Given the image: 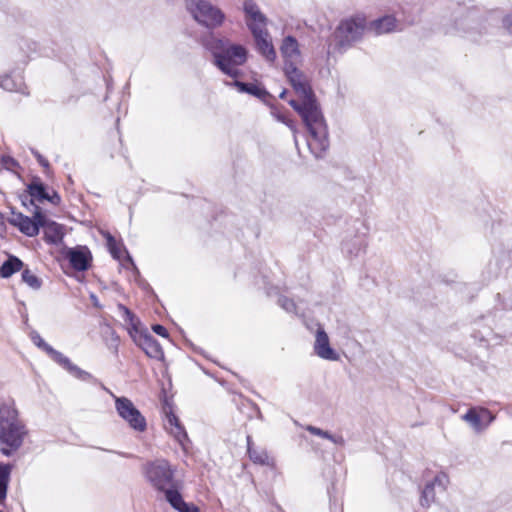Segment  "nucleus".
I'll use <instances>...</instances> for the list:
<instances>
[{
  "label": "nucleus",
  "mask_w": 512,
  "mask_h": 512,
  "mask_svg": "<svg viewBox=\"0 0 512 512\" xmlns=\"http://www.w3.org/2000/svg\"><path fill=\"white\" fill-rule=\"evenodd\" d=\"M284 72L301 100L299 103L291 99L289 104L302 117L310 133L308 147L314 156L319 158L329 147L328 131L323 115L315 101L307 77L298 69V66L284 68Z\"/></svg>",
  "instance_id": "nucleus-1"
},
{
  "label": "nucleus",
  "mask_w": 512,
  "mask_h": 512,
  "mask_svg": "<svg viewBox=\"0 0 512 512\" xmlns=\"http://www.w3.org/2000/svg\"><path fill=\"white\" fill-rule=\"evenodd\" d=\"M28 436L25 422L13 401L0 405V451L9 457L17 452Z\"/></svg>",
  "instance_id": "nucleus-2"
},
{
  "label": "nucleus",
  "mask_w": 512,
  "mask_h": 512,
  "mask_svg": "<svg viewBox=\"0 0 512 512\" xmlns=\"http://www.w3.org/2000/svg\"><path fill=\"white\" fill-rule=\"evenodd\" d=\"M203 45L213 54L215 65L223 73L232 78L238 77V66L247 60V49L243 45L233 44L213 35L205 39Z\"/></svg>",
  "instance_id": "nucleus-3"
},
{
  "label": "nucleus",
  "mask_w": 512,
  "mask_h": 512,
  "mask_svg": "<svg viewBox=\"0 0 512 512\" xmlns=\"http://www.w3.org/2000/svg\"><path fill=\"white\" fill-rule=\"evenodd\" d=\"M176 469L165 459L149 462L144 467V473L151 485L161 491L167 500V491L181 488V481L175 479Z\"/></svg>",
  "instance_id": "nucleus-4"
},
{
  "label": "nucleus",
  "mask_w": 512,
  "mask_h": 512,
  "mask_svg": "<svg viewBox=\"0 0 512 512\" xmlns=\"http://www.w3.org/2000/svg\"><path fill=\"white\" fill-rule=\"evenodd\" d=\"M185 8L198 24L208 29L219 28L226 20L225 13L210 0H185Z\"/></svg>",
  "instance_id": "nucleus-5"
},
{
  "label": "nucleus",
  "mask_w": 512,
  "mask_h": 512,
  "mask_svg": "<svg viewBox=\"0 0 512 512\" xmlns=\"http://www.w3.org/2000/svg\"><path fill=\"white\" fill-rule=\"evenodd\" d=\"M366 29V18L362 15L342 20L333 34V41L339 50H344L359 41Z\"/></svg>",
  "instance_id": "nucleus-6"
},
{
  "label": "nucleus",
  "mask_w": 512,
  "mask_h": 512,
  "mask_svg": "<svg viewBox=\"0 0 512 512\" xmlns=\"http://www.w3.org/2000/svg\"><path fill=\"white\" fill-rule=\"evenodd\" d=\"M115 401V409L118 416L134 431L144 432L147 429V421L144 415L137 409L134 403L127 397H118L112 394Z\"/></svg>",
  "instance_id": "nucleus-7"
},
{
  "label": "nucleus",
  "mask_w": 512,
  "mask_h": 512,
  "mask_svg": "<svg viewBox=\"0 0 512 512\" xmlns=\"http://www.w3.org/2000/svg\"><path fill=\"white\" fill-rule=\"evenodd\" d=\"M447 476L438 474L427 482L421 491L419 503L421 507L427 509L432 505H439L446 494Z\"/></svg>",
  "instance_id": "nucleus-8"
},
{
  "label": "nucleus",
  "mask_w": 512,
  "mask_h": 512,
  "mask_svg": "<svg viewBox=\"0 0 512 512\" xmlns=\"http://www.w3.org/2000/svg\"><path fill=\"white\" fill-rule=\"evenodd\" d=\"M134 343L140 347L145 354L154 359H161L164 356L163 350L156 339L147 331L134 326V332L129 331Z\"/></svg>",
  "instance_id": "nucleus-9"
},
{
  "label": "nucleus",
  "mask_w": 512,
  "mask_h": 512,
  "mask_svg": "<svg viewBox=\"0 0 512 512\" xmlns=\"http://www.w3.org/2000/svg\"><path fill=\"white\" fill-rule=\"evenodd\" d=\"M256 48L258 52L269 62H274L276 60V50L272 43V38L270 33L267 30V26L259 29H254L251 31Z\"/></svg>",
  "instance_id": "nucleus-10"
},
{
  "label": "nucleus",
  "mask_w": 512,
  "mask_h": 512,
  "mask_svg": "<svg viewBox=\"0 0 512 512\" xmlns=\"http://www.w3.org/2000/svg\"><path fill=\"white\" fill-rule=\"evenodd\" d=\"M280 53L284 60V68L298 66L302 62L299 43L293 36H286L282 40Z\"/></svg>",
  "instance_id": "nucleus-11"
},
{
  "label": "nucleus",
  "mask_w": 512,
  "mask_h": 512,
  "mask_svg": "<svg viewBox=\"0 0 512 512\" xmlns=\"http://www.w3.org/2000/svg\"><path fill=\"white\" fill-rule=\"evenodd\" d=\"M313 348L315 354L321 359L328 361L339 360V354L330 346L328 334L321 325L317 328Z\"/></svg>",
  "instance_id": "nucleus-12"
},
{
  "label": "nucleus",
  "mask_w": 512,
  "mask_h": 512,
  "mask_svg": "<svg viewBox=\"0 0 512 512\" xmlns=\"http://www.w3.org/2000/svg\"><path fill=\"white\" fill-rule=\"evenodd\" d=\"M494 418L491 412L485 408H471L462 416V419L477 432L487 428Z\"/></svg>",
  "instance_id": "nucleus-13"
},
{
  "label": "nucleus",
  "mask_w": 512,
  "mask_h": 512,
  "mask_svg": "<svg viewBox=\"0 0 512 512\" xmlns=\"http://www.w3.org/2000/svg\"><path fill=\"white\" fill-rule=\"evenodd\" d=\"M245 21L250 31L267 26V18L253 0L243 2Z\"/></svg>",
  "instance_id": "nucleus-14"
},
{
  "label": "nucleus",
  "mask_w": 512,
  "mask_h": 512,
  "mask_svg": "<svg viewBox=\"0 0 512 512\" xmlns=\"http://www.w3.org/2000/svg\"><path fill=\"white\" fill-rule=\"evenodd\" d=\"M164 426L167 432L186 450L189 439L184 427L180 424L179 419L174 413H166Z\"/></svg>",
  "instance_id": "nucleus-15"
},
{
  "label": "nucleus",
  "mask_w": 512,
  "mask_h": 512,
  "mask_svg": "<svg viewBox=\"0 0 512 512\" xmlns=\"http://www.w3.org/2000/svg\"><path fill=\"white\" fill-rule=\"evenodd\" d=\"M38 224L44 230L45 239L51 244H58L64 237V228L62 225L48 219L45 215L38 216Z\"/></svg>",
  "instance_id": "nucleus-16"
},
{
  "label": "nucleus",
  "mask_w": 512,
  "mask_h": 512,
  "mask_svg": "<svg viewBox=\"0 0 512 512\" xmlns=\"http://www.w3.org/2000/svg\"><path fill=\"white\" fill-rule=\"evenodd\" d=\"M38 216H42L40 211H37L33 218L18 214L14 217L13 223L18 229L28 237L36 236L39 233L40 224H38Z\"/></svg>",
  "instance_id": "nucleus-17"
},
{
  "label": "nucleus",
  "mask_w": 512,
  "mask_h": 512,
  "mask_svg": "<svg viewBox=\"0 0 512 512\" xmlns=\"http://www.w3.org/2000/svg\"><path fill=\"white\" fill-rule=\"evenodd\" d=\"M67 258L71 266L77 271H85L91 260V255L86 247L70 249L67 252Z\"/></svg>",
  "instance_id": "nucleus-18"
},
{
  "label": "nucleus",
  "mask_w": 512,
  "mask_h": 512,
  "mask_svg": "<svg viewBox=\"0 0 512 512\" xmlns=\"http://www.w3.org/2000/svg\"><path fill=\"white\" fill-rule=\"evenodd\" d=\"M167 502L179 512H200L197 506L186 503L177 489L167 491Z\"/></svg>",
  "instance_id": "nucleus-19"
},
{
  "label": "nucleus",
  "mask_w": 512,
  "mask_h": 512,
  "mask_svg": "<svg viewBox=\"0 0 512 512\" xmlns=\"http://www.w3.org/2000/svg\"><path fill=\"white\" fill-rule=\"evenodd\" d=\"M367 238L365 234L357 235L343 242L342 249L349 255L358 256L365 252L367 247Z\"/></svg>",
  "instance_id": "nucleus-20"
},
{
  "label": "nucleus",
  "mask_w": 512,
  "mask_h": 512,
  "mask_svg": "<svg viewBox=\"0 0 512 512\" xmlns=\"http://www.w3.org/2000/svg\"><path fill=\"white\" fill-rule=\"evenodd\" d=\"M369 28L380 35L397 30L398 24L394 16L387 15L371 22Z\"/></svg>",
  "instance_id": "nucleus-21"
},
{
  "label": "nucleus",
  "mask_w": 512,
  "mask_h": 512,
  "mask_svg": "<svg viewBox=\"0 0 512 512\" xmlns=\"http://www.w3.org/2000/svg\"><path fill=\"white\" fill-rule=\"evenodd\" d=\"M47 354L55 361L57 362L58 364H60L61 366H63L64 368H66L68 371H70L71 373H74L77 377L79 378H83L84 376H88V373H86L85 371H82L81 369H79L77 366L73 365L71 363V361L66 357L64 356L62 353H60L59 351L55 350L53 347L51 349H49V351L47 352Z\"/></svg>",
  "instance_id": "nucleus-22"
},
{
  "label": "nucleus",
  "mask_w": 512,
  "mask_h": 512,
  "mask_svg": "<svg viewBox=\"0 0 512 512\" xmlns=\"http://www.w3.org/2000/svg\"><path fill=\"white\" fill-rule=\"evenodd\" d=\"M47 354L55 361L57 362L58 364H60L61 366H63L64 368H66L68 371H70L71 373H74L77 377L79 378H83L84 376H88V373H86L85 371H82L81 369H79L77 366L73 365L71 363V361L66 357L64 356L62 353H60L59 351L55 350L53 347L51 349H49V351L47 352Z\"/></svg>",
  "instance_id": "nucleus-23"
},
{
  "label": "nucleus",
  "mask_w": 512,
  "mask_h": 512,
  "mask_svg": "<svg viewBox=\"0 0 512 512\" xmlns=\"http://www.w3.org/2000/svg\"><path fill=\"white\" fill-rule=\"evenodd\" d=\"M24 263L21 259L14 255H9L7 260L0 266V278H10L15 273L21 271Z\"/></svg>",
  "instance_id": "nucleus-24"
},
{
  "label": "nucleus",
  "mask_w": 512,
  "mask_h": 512,
  "mask_svg": "<svg viewBox=\"0 0 512 512\" xmlns=\"http://www.w3.org/2000/svg\"><path fill=\"white\" fill-rule=\"evenodd\" d=\"M248 442V454L250 459L257 464L261 465H269L270 464V457L268 453L265 450H258L256 448H253L250 443V437H247Z\"/></svg>",
  "instance_id": "nucleus-25"
},
{
  "label": "nucleus",
  "mask_w": 512,
  "mask_h": 512,
  "mask_svg": "<svg viewBox=\"0 0 512 512\" xmlns=\"http://www.w3.org/2000/svg\"><path fill=\"white\" fill-rule=\"evenodd\" d=\"M27 191L33 199L38 200L40 202L48 198V193L46 192L45 186L38 180L32 181L27 186Z\"/></svg>",
  "instance_id": "nucleus-26"
},
{
  "label": "nucleus",
  "mask_w": 512,
  "mask_h": 512,
  "mask_svg": "<svg viewBox=\"0 0 512 512\" xmlns=\"http://www.w3.org/2000/svg\"><path fill=\"white\" fill-rule=\"evenodd\" d=\"M233 86H235L239 92L241 93H247L256 97H262L265 94V91L260 88L258 85L253 83H244L240 81H234L232 83Z\"/></svg>",
  "instance_id": "nucleus-27"
},
{
  "label": "nucleus",
  "mask_w": 512,
  "mask_h": 512,
  "mask_svg": "<svg viewBox=\"0 0 512 512\" xmlns=\"http://www.w3.org/2000/svg\"><path fill=\"white\" fill-rule=\"evenodd\" d=\"M23 81L20 76L13 78L10 75H5L0 78V87L7 91H22Z\"/></svg>",
  "instance_id": "nucleus-28"
},
{
  "label": "nucleus",
  "mask_w": 512,
  "mask_h": 512,
  "mask_svg": "<svg viewBox=\"0 0 512 512\" xmlns=\"http://www.w3.org/2000/svg\"><path fill=\"white\" fill-rule=\"evenodd\" d=\"M10 473V465L0 464V502L6 497Z\"/></svg>",
  "instance_id": "nucleus-29"
},
{
  "label": "nucleus",
  "mask_w": 512,
  "mask_h": 512,
  "mask_svg": "<svg viewBox=\"0 0 512 512\" xmlns=\"http://www.w3.org/2000/svg\"><path fill=\"white\" fill-rule=\"evenodd\" d=\"M474 338H479L481 344L485 346H493L499 344V338L489 328L484 331H478L473 335Z\"/></svg>",
  "instance_id": "nucleus-30"
},
{
  "label": "nucleus",
  "mask_w": 512,
  "mask_h": 512,
  "mask_svg": "<svg viewBox=\"0 0 512 512\" xmlns=\"http://www.w3.org/2000/svg\"><path fill=\"white\" fill-rule=\"evenodd\" d=\"M278 304L284 309L287 313L293 314L295 316H302L303 311L299 305H297L294 300L289 299L285 296H281L278 299Z\"/></svg>",
  "instance_id": "nucleus-31"
},
{
  "label": "nucleus",
  "mask_w": 512,
  "mask_h": 512,
  "mask_svg": "<svg viewBox=\"0 0 512 512\" xmlns=\"http://www.w3.org/2000/svg\"><path fill=\"white\" fill-rule=\"evenodd\" d=\"M22 281L34 290H38L42 282L41 280L29 269H24L21 275Z\"/></svg>",
  "instance_id": "nucleus-32"
},
{
  "label": "nucleus",
  "mask_w": 512,
  "mask_h": 512,
  "mask_svg": "<svg viewBox=\"0 0 512 512\" xmlns=\"http://www.w3.org/2000/svg\"><path fill=\"white\" fill-rule=\"evenodd\" d=\"M271 115L279 122L284 123L286 126L290 128V130L295 134L296 128L294 122L287 118L284 114H282L278 109L273 108L271 110Z\"/></svg>",
  "instance_id": "nucleus-33"
},
{
  "label": "nucleus",
  "mask_w": 512,
  "mask_h": 512,
  "mask_svg": "<svg viewBox=\"0 0 512 512\" xmlns=\"http://www.w3.org/2000/svg\"><path fill=\"white\" fill-rule=\"evenodd\" d=\"M31 340L32 342L37 346L39 347L40 349H42L43 351H45L46 353L49 351V349L52 348V346H50L49 344H47L44 339L37 333V332H32L31 333Z\"/></svg>",
  "instance_id": "nucleus-34"
},
{
  "label": "nucleus",
  "mask_w": 512,
  "mask_h": 512,
  "mask_svg": "<svg viewBox=\"0 0 512 512\" xmlns=\"http://www.w3.org/2000/svg\"><path fill=\"white\" fill-rule=\"evenodd\" d=\"M118 309H119V311H126V314L124 315L125 320L129 321V323L131 324V329L129 331L134 332V326L138 327L137 326L138 321L135 319L134 314L127 307H125L122 304L118 305Z\"/></svg>",
  "instance_id": "nucleus-35"
},
{
  "label": "nucleus",
  "mask_w": 512,
  "mask_h": 512,
  "mask_svg": "<svg viewBox=\"0 0 512 512\" xmlns=\"http://www.w3.org/2000/svg\"><path fill=\"white\" fill-rule=\"evenodd\" d=\"M118 309H119V311H126V314L124 315L125 320L129 321V323L131 324V329L129 331L134 332V326L138 327L137 326L138 321L135 319L134 314L127 307H125L122 304L118 305Z\"/></svg>",
  "instance_id": "nucleus-36"
},
{
  "label": "nucleus",
  "mask_w": 512,
  "mask_h": 512,
  "mask_svg": "<svg viewBox=\"0 0 512 512\" xmlns=\"http://www.w3.org/2000/svg\"><path fill=\"white\" fill-rule=\"evenodd\" d=\"M108 246H109L112 256L116 259H120L123 252L117 246L116 241L111 236L108 237Z\"/></svg>",
  "instance_id": "nucleus-37"
},
{
  "label": "nucleus",
  "mask_w": 512,
  "mask_h": 512,
  "mask_svg": "<svg viewBox=\"0 0 512 512\" xmlns=\"http://www.w3.org/2000/svg\"><path fill=\"white\" fill-rule=\"evenodd\" d=\"M307 431H309L311 434L313 435H316V436H319V437H322V438H325L327 439V437H329V432L328 431H324L318 427H315V426H307L306 428Z\"/></svg>",
  "instance_id": "nucleus-38"
},
{
  "label": "nucleus",
  "mask_w": 512,
  "mask_h": 512,
  "mask_svg": "<svg viewBox=\"0 0 512 512\" xmlns=\"http://www.w3.org/2000/svg\"><path fill=\"white\" fill-rule=\"evenodd\" d=\"M2 165L6 168V169H9V170H12L14 169L15 167L18 166V163L17 161L12 158L11 156H3L2 157Z\"/></svg>",
  "instance_id": "nucleus-39"
},
{
  "label": "nucleus",
  "mask_w": 512,
  "mask_h": 512,
  "mask_svg": "<svg viewBox=\"0 0 512 512\" xmlns=\"http://www.w3.org/2000/svg\"><path fill=\"white\" fill-rule=\"evenodd\" d=\"M152 330L157 334V335H160L162 337H168V331L167 329L160 325V324H155L152 326Z\"/></svg>",
  "instance_id": "nucleus-40"
},
{
  "label": "nucleus",
  "mask_w": 512,
  "mask_h": 512,
  "mask_svg": "<svg viewBox=\"0 0 512 512\" xmlns=\"http://www.w3.org/2000/svg\"><path fill=\"white\" fill-rule=\"evenodd\" d=\"M503 26L510 34H512V13L503 18Z\"/></svg>",
  "instance_id": "nucleus-41"
},
{
  "label": "nucleus",
  "mask_w": 512,
  "mask_h": 512,
  "mask_svg": "<svg viewBox=\"0 0 512 512\" xmlns=\"http://www.w3.org/2000/svg\"><path fill=\"white\" fill-rule=\"evenodd\" d=\"M327 439L339 446H343L345 444L344 438L340 435H332L329 433V437H327Z\"/></svg>",
  "instance_id": "nucleus-42"
},
{
  "label": "nucleus",
  "mask_w": 512,
  "mask_h": 512,
  "mask_svg": "<svg viewBox=\"0 0 512 512\" xmlns=\"http://www.w3.org/2000/svg\"><path fill=\"white\" fill-rule=\"evenodd\" d=\"M35 157L37 158L39 164L45 168L49 166V162L47 159H45L42 155H40L38 152H33Z\"/></svg>",
  "instance_id": "nucleus-43"
},
{
  "label": "nucleus",
  "mask_w": 512,
  "mask_h": 512,
  "mask_svg": "<svg viewBox=\"0 0 512 512\" xmlns=\"http://www.w3.org/2000/svg\"><path fill=\"white\" fill-rule=\"evenodd\" d=\"M46 200H48L49 202H51L52 204H59L60 201H61V198L60 196L58 195V193L54 192L51 196L48 194V198H46Z\"/></svg>",
  "instance_id": "nucleus-44"
},
{
  "label": "nucleus",
  "mask_w": 512,
  "mask_h": 512,
  "mask_svg": "<svg viewBox=\"0 0 512 512\" xmlns=\"http://www.w3.org/2000/svg\"><path fill=\"white\" fill-rule=\"evenodd\" d=\"M285 95H286V91L284 90L280 93L279 97L283 99V98H285Z\"/></svg>",
  "instance_id": "nucleus-45"
},
{
  "label": "nucleus",
  "mask_w": 512,
  "mask_h": 512,
  "mask_svg": "<svg viewBox=\"0 0 512 512\" xmlns=\"http://www.w3.org/2000/svg\"><path fill=\"white\" fill-rule=\"evenodd\" d=\"M127 260L130 262V264L134 267V263L129 255H127Z\"/></svg>",
  "instance_id": "nucleus-46"
}]
</instances>
